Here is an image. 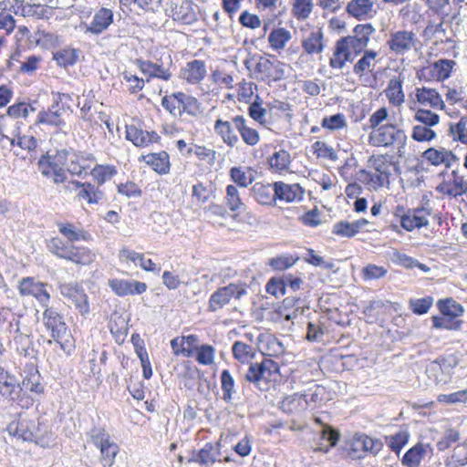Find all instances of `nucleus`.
<instances>
[{"label":"nucleus","instance_id":"11","mask_svg":"<svg viewBox=\"0 0 467 467\" xmlns=\"http://www.w3.org/2000/svg\"><path fill=\"white\" fill-rule=\"evenodd\" d=\"M171 17L182 25H193L199 19V6L192 0H182L171 7Z\"/></svg>","mask_w":467,"mask_h":467},{"label":"nucleus","instance_id":"41","mask_svg":"<svg viewBox=\"0 0 467 467\" xmlns=\"http://www.w3.org/2000/svg\"><path fill=\"white\" fill-rule=\"evenodd\" d=\"M378 52L374 50H365L363 56L354 65L353 72L357 76H363L365 72H368L376 65V57Z\"/></svg>","mask_w":467,"mask_h":467},{"label":"nucleus","instance_id":"52","mask_svg":"<svg viewBox=\"0 0 467 467\" xmlns=\"http://www.w3.org/2000/svg\"><path fill=\"white\" fill-rule=\"evenodd\" d=\"M16 335L14 336L13 344L16 347L17 352L24 356L29 355V348L31 346V339L27 334L22 333L18 327V321L16 323Z\"/></svg>","mask_w":467,"mask_h":467},{"label":"nucleus","instance_id":"9","mask_svg":"<svg viewBox=\"0 0 467 467\" xmlns=\"http://www.w3.org/2000/svg\"><path fill=\"white\" fill-rule=\"evenodd\" d=\"M418 39L413 31L398 30L390 33L387 41L389 50L397 56H402L414 48Z\"/></svg>","mask_w":467,"mask_h":467},{"label":"nucleus","instance_id":"4","mask_svg":"<svg viewBox=\"0 0 467 467\" xmlns=\"http://www.w3.org/2000/svg\"><path fill=\"white\" fill-rule=\"evenodd\" d=\"M59 290L68 304L74 306L81 316L86 317L89 314L88 298L81 285L78 283H65L60 285Z\"/></svg>","mask_w":467,"mask_h":467},{"label":"nucleus","instance_id":"19","mask_svg":"<svg viewBox=\"0 0 467 467\" xmlns=\"http://www.w3.org/2000/svg\"><path fill=\"white\" fill-rule=\"evenodd\" d=\"M275 195L286 202H299L303 199L304 190L298 183L287 184L283 182L275 183Z\"/></svg>","mask_w":467,"mask_h":467},{"label":"nucleus","instance_id":"5","mask_svg":"<svg viewBox=\"0 0 467 467\" xmlns=\"http://www.w3.org/2000/svg\"><path fill=\"white\" fill-rule=\"evenodd\" d=\"M7 430L11 435L17 439L25 441H34L41 446L47 445L44 441V438L39 434V429L34 420L20 418L17 421L10 423Z\"/></svg>","mask_w":467,"mask_h":467},{"label":"nucleus","instance_id":"22","mask_svg":"<svg viewBox=\"0 0 467 467\" xmlns=\"http://www.w3.org/2000/svg\"><path fill=\"white\" fill-rule=\"evenodd\" d=\"M19 389L20 400H22V401H18L19 405L21 407H28L29 405H32L33 400L26 399V400L24 401L22 394H25L27 391L40 394L44 391V387L40 383V375L38 374V372L36 371L35 373H31L29 376H26L23 379L22 384H19Z\"/></svg>","mask_w":467,"mask_h":467},{"label":"nucleus","instance_id":"24","mask_svg":"<svg viewBox=\"0 0 467 467\" xmlns=\"http://www.w3.org/2000/svg\"><path fill=\"white\" fill-rule=\"evenodd\" d=\"M423 157L432 165L444 164L446 168H450L459 160L451 150L443 148L441 150L430 148L423 152Z\"/></svg>","mask_w":467,"mask_h":467},{"label":"nucleus","instance_id":"18","mask_svg":"<svg viewBox=\"0 0 467 467\" xmlns=\"http://www.w3.org/2000/svg\"><path fill=\"white\" fill-rule=\"evenodd\" d=\"M0 394L13 401L20 400L19 383L16 379L0 367Z\"/></svg>","mask_w":467,"mask_h":467},{"label":"nucleus","instance_id":"16","mask_svg":"<svg viewBox=\"0 0 467 467\" xmlns=\"http://www.w3.org/2000/svg\"><path fill=\"white\" fill-rule=\"evenodd\" d=\"M430 215V209L424 207L408 210L406 216H402L401 227L408 232H411L416 228L426 227L429 225L428 217Z\"/></svg>","mask_w":467,"mask_h":467},{"label":"nucleus","instance_id":"60","mask_svg":"<svg viewBox=\"0 0 467 467\" xmlns=\"http://www.w3.org/2000/svg\"><path fill=\"white\" fill-rule=\"evenodd\" d=\"M313 0H295L293 13L298 19H306L313 11Z\"/></svg>","mask_w":467,"mask_h":467},{"label":"nucleus","instance_id":"17","mask_svg":"<svg viewBox=\"0 0 467 467\" xmlns=\"http://www.w3.org/2000/svg\"><path fill=\"white\" fill-rule=\"evenodd\" d=\"M109 287L119 296L140 295L147 289V285L137 280L112 279Z\"/></svg>","mask_w":467,"mask_h":467},{"label":"nucleus","instance_id":"44","mask_svg":"<svg viewBox=\"0 0 467 467\" xmlns=\"http://www.w3.org/2000/svg\"><path fill=\"white\" fill-rule=\"evenodd\" d=\"M59 233L64 235L68 242H77L79 240L87 241L89 239V234L78 227H75L72 223H57Z\"/></svg>","mask_w":467,"mask_h":467},{"label":"nucleus","instance_id":"50","mask_svg":"<svg viewBox=\"0 0 467 467\" xmlns=\"http://www.w3.org/2000/svg\"><path fill=\"white\" fill-rule=\"evenodd\" d=\"M341 45L344 46V48L349 52L351 57H357L362 52H364L368 45L360 41L359 39L355 38L352 36H344L338 39Z\"/></svg>","mask_w":467,"mask_h":467},{"label":"nucleus","instance_id":"42","mask_svg":"<svg viewBox=\"0 0 467 467\" xmlns=\"http://www.w3.org/2000/svg\"><path fill=\"white\" fill-rule=\"evenodd\" d=\"M354 59L349 52L344 48V46L337 40L335 45V49L331 58L329 59V66L332 68L342 69L347 62H352Z\"/></svg>","mask_w":467,"mask_h":467},{"label":"nucleus","instance_id":"49","mask_svg":"<svg viewBox=\"0 0 467 467\" xmlns=\"http://www.w3.org/2000/svg\"><path fill=\"white\" fill-rule=\"evenodd\" d=\"M438 306L441 314L449 317L454 318L463 313V307L452 298L439 300Z\"/></svg>","mask_w":467,"mask_h":467},{"label":"nucleus","instance_id":"51","mask_svg":"<svg viewBox=\"0 0 467 467\" xmlns=\"http://www.w3.org/2000/svg\"><path fill=\"white\" fill-rule=\"evenodd\" d=\"M116 173V168L112 165L98 164L91 171V175L99 185L110 180Z\"/></svg>","mask_w":467,"mask_h":467},{"label":"nucleus","instance_id":"54","mask_svg":"<svg viewBox=\"0 0 467 467\" xmlns=\"http://www.w3.org/2000/svg\"><path fill=\"white\" fill-rule=\"evenodd\" d=\"M71 244L65 243L59 237H53L47 243V249L59 258L67 259Z\"/></svg>","mask_w":467,"mask_h":467},{"label":"nucleus","instance_id":"46","mask_svg":"<svg viewBox=\"0 0 467 467\" xmlns=\"http://www.w3.org/2000/svg\"><path fill=\"white\" fill-rule=\"evenodd\" d=\"M78 51L75 48L65 47L53 53V59L60 67L73 66L78 60Z\"/></svg>","mask_w":467,"mask_h":467},{"label":"nucleus","instance_id":"57","mask_svg":"<svg viewBox=\"0 0 467 467\" xmlns=\"http://www.w3.org/2000/svg\"><path fill=\"white\" fill-rule=\"evenodd\" d=\"M437 401L441 404L453 405L467 402V389L449 394H440Z\"/></svg>","mask_w":467,"mask_h":467},{"label":"nucleus","instance_id":"23","mask_svg":"<svg viewBox=\"0 0 467 467\" xmlns=\"http://www.w3.org/2000/svg\"><path fill=\"white\" fill-rule=\"evenodd\" d=\"M135 64L138 66L140 70L148 75L149 78H157L163 80H169L171 77L169 67H165L163 63L158 64L153 63L150 60L136 59Z\"/></svg>","mask_w":467,"mask_h":467},{"label":"nucleus","instance_id":"25","mask_svg":"<svg viewBox=\"0 0 467 467\" xmlns=\"http://www.w3.org/2000/svg\"><path fill=\"white\" fill-rule=\"evenodd\" d=\"M207 70L204 61L194 59L186 64L182 69V77L191 84L201 82L206 76Z\"/></svg>","mask_w":467,"mask_h":467},{"label":"nucleus","instance_id":"12","mask_svg":"<svg viewBox=\"0 0 467 467\" xmlns=\"http://www.w3.org/2000/svg\"><path fill=\"white\" fill-rule=\"evenodd\" d=\"M451 176L450 180L441 182L436 187V191L453 198L465 194L467 192V181L464 177L459 174L458 170H453Z\"/></svg>","mask_w":467,"mask_h":467},{"label":"nucleus","instance_id":"40","mask_svg":"<svg viewBox=\"0 0 467 467\" xmlns=\"http://www.w3.org/2000/svg\"><path fill=\"white\" fill-rule=\"evenodd\" d=\"M425 454L426 446L422 443H418L404 454L401 463L406 467H419Z\"/></svg>","mask_w":467,"mask_h":467},{"label":"nucleus","instance_id":"59","mask_svg":"<svg viewBox=\"0 0 467 467\" xmlns=\"http://www.w3.org/2000/svg\"><path fill=\"white\" fill-rule=\"evenodd\" d=\"M324 129L334 131L347 127V119L344 114L337 113L329 117H325L321 121Z\"/></svg>","mask_w":467,"mask_h":467},{"label":"nucleus","instance_id":"30","mask_svg":"<svg viewBox=\"0 0 467 467\" xmlns=\"http://www.w3.org/2000/svg\"><path fill=\"white\" fill-rule=\"evenodd\" d=\"M416 98L418 102H420L421 105L441 109L444 108V102L441 99V97L433 88H417Z\"/></svg>","mask_w":467,"mask_h":467},{"label":"nucleus","instance_id":"58","mask_svg":"<svg viewBox=\"0 0 467 467\" xmlns=\"http://www.w3.org/2000/svg\"><path fill=\"white\" fill-rule=\"evenodd\" d=\"M290 163V154L284 150L275 152L269 159V165L275 171H285Z\"/></svg>","mask_w":467,"mask_h":467},{"label":"nucleus","instance_id":"64","mask_svg":"<svg viewBox=\"0 0 467 467\" xmlns=\"http://www.w3.org/2000/svg\"><path fill=\"white\" fill-rule=\"evenodd\" d=\"M414 119L420 123V125L430 128L437 125L440 121L438 114L427 109H418L415 113Z\"/></svg>","mask_w":467,"mask_h":467},{"label":"nucleus","instance_id":"8","mask_svg":"<svg viewBox=\"0 0 467 467\" xmlns=\"http://www.w3.org/2000/svg\"><path fill=\"white\" fill-rule=\"evenodd\" d=\"M43 321L47 329L50 331L51 337L64 348L61 340L67 335V326L63 316L47 306L43 313Z\"/></svg>","mask_w":467,"mask_h":467},{"label":"nucleus","instance_id":"6","mask_svg":"<svg viewBox=\"0 0 467 467\" xmlns=\"http://www.w3.org/2000/svg\"><path fill=\"white\" fill-rule=\"evenodd\" d=\"M406 134L403 130L397 129L394 125H382L374 130L369 140L374 146H389L394 143L403 144L406 140Z\"/></svg>","mask_w":467,"mask_h":467},{"label":"nucleus","instance_id":"26","mask_svg":"<svg viewBox=\"0 0 467 467\" xmlns=\"http://www.w3.org/2000/svg\"><path fill=\"white\" fill-rule=\"evenodd\" d=\"M251 194L262 205H273L275 202V186L270 183L255 182L251 188Z\"/></svg>","mask_w":467,"mask_h":467},{"label":"nucleus","instance_id":"3","mask_svg":"<svg viewBox=\"0 0 467 467\" xmlns=\"http://www.w3.org/2000/svg\"><path fill=\"white\" fill-rule=\"evenodd\" d=\"M278 373V364L270 358H264L261 362L250 364L244 379L263 390L268 389L273 377Z\"/></svg>","mask_w":467,"mask_h":467},{"label":"nucleus","instance_id":"47","mask_svg":"<svg viewBox=\"0 0 467 467\" xmlns=\"http://www.w3.org/2000/svg\"><path fill=\"white\" fill-rule=\"evenodd\" d=\"M234 379L230 371L224 369L221 373V388L223 391V400L226 403H232L233 396L235 393Z\"/></svg>","mask_w":467,"mask_h":467},{"label":"nucleus","instance_id":"13","mask_svg":"<svg viewBox=\"0 0 467 467\" xmlns=\"http://www.w3.org/2000/svg\"><path fill=\"white\" fill-rule=\"evenodd\" d=\"M37 166L41 174L52 179L54 183L58 184L67 182L66 172L56 161V157L43 156L38 161Z\"/></svg>","mask_w":467,"mask_h":467},{"label":"nucleus","instance_id":"45","mask_svg":"<svg viewBox=\"0 0 467 467\" xmlns=\"http://www.w3.org/2000/svg\"><path fill=\"white\" fill-rule=\"evenodd\" d=\"M234 358L241 363H249L254 357L252 346L242 341H235L232 347Z\"/></svg>","mask_w":467,"mask_h":467},{"label":"nucleus","instance_id":"35","mask_svg":"<svg viewBox=\"0 0 467 467\" xmlns=\"http://www.w3.org/2000/svg\"><path fill=\"white\" fill-rule=\"evenodd\" d=\"M68 257L66 260L77 265H88L96 259V254L89 248L71 245Z\"/></svg>","mask_w":467,"mask_h":467},{"label":"nucleus","instance_id":"27","mask_svg":"<svg viewBox=\"0 0 467 467\" xmlns=\"http://www.w3.org/2000/svg\"><path fill=\"white\" fill-rule=\"evenodd\" d=\"M234 129L240 133L242 140L249 146L256 145L260 140L259 133L256 130L250 128L246 124V119L243 116L233 118Z\"/></svg>","mask_w":467,"mask_h":467},{"label":"nucleus","instance_id":"48","mask_svg":"<svg viewBox=\"0 0 467 467\" xmlns=\"http://www.w3.org/2000/svg\"><path fill=\"white\" fill-rule=\"evenodd\" d=\"M79 199H85L88 203H99L103 198V192L89 182H84L78 193Z\"/></svg>","mask_w":467,"mask_h":467},{"label":"nucleus","instance_id":"2","mask_svg":"<svg viewBox=\"0 0 467 467\" xmlns=\"http://www.w3.org/2000/svg\"><path fill=\"white\" fill-rule=\"evenodd\" d=\"M88 441L100 451V462L103 467H111L119 453V446L111 441L109 434L102 427L95 426L88 432Z\"/></svg>","mask_w":467,"mask_h":467},{"label":"nucleus","instance_id":"36","mask_svg":"<svg viewBox=\"0 0 467 467\" xmlns=\"http://www.w3.org/2000/svg\"><path fill=\"white\" fill-rule=\"evenodd\" d=\"M113 21V13L110 9L101 8L94 16L89 30L99 34L104 31Z\"/></svg>","mask_w":467,"mask_h":467},{"label":"nucleus","instance_id":"62","mask_svg":"<svg viewBox=\"0 0 467 467\" xmlns=\"http://www.w3.org/2000/svg\"><path fill=\"white\" fill-rule=\"evenodd\" d=\"M161 106L172 116H181L180 92L162 98Z\"/></svg>","mask_w":467,"mask_h":467},{"label":"nucleus","instance_id":"38","mask_svg":"<svg viewBox=\"0 0 467 467\" xmlns=\"http://www.w3.org/2000/svg\"><path fill=\"white\" fill-rule=\"evenodd\" d=\"M291 32L284 27H279L272 30L268 35V43L275 51L282 50L285 47L286 44L291 40Z\"/></svg>","mask_w":467,"mask_h":467},{"label":"nucleus","instance_id":"29","mask_svg":"<svg viewBox=\"0 0 467 467\" xmlns=\"http://www.w3.org/2000/svg\"><path fill=\"white\" fill-rule=\"evenodd\" d=\"M61 108L58 101L52 104L47 110H42L37 115V122L50 126L59 127L65 124L62 119Z\"/></svg>","mask_w":467,"mask_h":467},{"label":"nucleus","instance_id":"56","mask_svg":"<svg viewBox=\"0 0 467 467\" xmlns=\"http://www.w3.org/2000/svg\"><path fill=\"white\" fill-rule=\"evenodd\" d=\"M192 153H194L199 160L207 161L209 164H213L216 161V151L204 146L194 145L189 147L187 154Z\"/></svg>","mask_w":467,"mask_h":467},{"label":"nucleus","instance_id":"61","mask_svg":"<svg viewBox=\"0 0 467 467\" xmlns=\"http://www.w3.org/2000/svg\"><path fill=\"white\" fill-rule=\"evenodd\" d=\"M409 433L406 431H400L394 435L387 437L389 448L399 454L403 446L409 441Z\"/></svg>","mask_w":467,"mask_h":467},{"label":"nucleus","instance_id":"7","mask_svg":"<svg viewBox=\"0 0 467 467\" xmlns=\"http://www.w3.org/2000/svg\"><path fill=\"white\" fill-rule=\"evenodd\" d=\"M18 290L22 296H32L43 307H47L50 301L47 284L36 281L33 277H24L18 283Z\"/></svg>","mask_w":467,"mask_h":467},{"label":"nucleus","instance_id":"20","mask_svg":"<svg viewBox=\"0 0 467 467\" xmlns=\"http://www.w3.org/2000/svg\"><path fill=\"white\" fill-rule=\"evenodd\" d=\"M126 138L137 147H145L156 142L160 136L155 131L149 132L130 125L126 127Z\"/></svg>","mask_w":467,"mask_h":467},{"label":"nucleus","instance_id":"43","mask_svg":"<svg viewBox=\"0 0 467 467\" xmlns=\"http://www.w3.org/2000/svg\"><path fill=\"white\" fill-rule=\"evenodd\" d=\"M224 202L231 212L245 210V205L241 199L240 192L234 185L230 184L226 187Z\"/></svg>","mask_w":467,"mask_h":467},{"label":"nucleus","instance_id":"1","mask_svg":"<svg viewBox=\"0 0 467 467\" xmlns=\"http://www.w3.org/2000/svg\"><path fill=\"white\" fill-rule=\"evenodd\" d=\"M368 166L373 171H359V180L370 185L374 189L389 187L391 175L392 162L387 155L371 156L368 159Z\"/></svg>","mask_w":467,"mask_h":467},{"label":"nucleus","instance_id":"21","mask_svg":"<svg viewBox=\"0 0 467 467\" xmlns=\"http://www.w3.org/2000/svg\"><path fill=\"white\" fill-rule=\"evenodd\" d=\"M119 256L122 262H132L135 265L139 263L140 266L147 272L159 274L161 271V268L158 267L151 259H147L144 257L143 254L137 253L133 250L123 248L119 251Z\"/></svg>","mask_w":467,"mask_h":467},{"label":"nucleus","instance_id":"32","mask_svg":"<svg viewBox=\"0 0 467 467\" xmlns=\"http://www.w3.org/2000/svg\"><path fill=\"white\" fill-rule=\"evenodd\" d=\"M233 120L223 121L217 119L214 124L215 132L222 138L223 141L229 147L233 148L239 142L238 136L234 133Z\"/></svg>","mask_w":467,"mask_h":467},{"label":"nucleus","instance_id":"55","mask_svg":"<svg viewBox=\"0 0 467 467\" xmlns=\"http://www.w3.org/2000/svg\"><path fill=\"white\" fill-rule=\"evenodd\" d=\"M297 260L298 257H295L291 254H282L269 259L268 265L274 270L284 271L293 266Z\"/></svg>","mask_w":467,"mask_h":467},{"label":"nucleus","instance_id":"33","mask_svg":"<svg viewBox=\"0 0 467 467\" xmlns=\"http://www.w3.org/2000/svg\"><path fill=\"white\" fill-rule=\"evenodd\" d=\"M308 396L309 394L307 393H295L291 396H287L282 401V408L285 411L289 413L304 411L308 406Z\"/></svg>","mask_w":467,"mask_h":467},{"label":"nucleus","instance_id":"31","mask_svg":"<svg viewBox=\"0 0 467 467\" xmlns=\"http://www.w3.org/2000/svg\"><path fill=\"white\" fill-rule=\"evenodd\" d=\"M143 159L159 174H167L170 171V157L166 151L150 153Z\"/></svg>","mask_w":467,"mask_h":467},{"label":"nucleus","instance_id":"53","mask_svg":"<svg viewBox=\"0 0 467 467\" xmlns=\"http://www.w3.org/2000/svg\"><path fill=\"white\" fill-rule=\"evenodd\" d=\"M450 133L454 140L467 144V115L462 116L457 123L450 125Z\"/></svg>","mask_w":467,"mask_h":467},{"label":"nucleus","instance_id":"34","mask_svg":"<svg viewBox=\"0 0 467 467\" xmlns=\"http://www.w3.org/2000/svg\"><path fill=\"white\" fill-rule=\"evenodd\" d=\"M403 80L400 77H394L389 79L385 90L389 102L394 106H400L405 99L402 90Z\"/></svg>","mask_w":467,"mask_h":467},{"label":"nucleus","instance_id":"63","mask_svg":"<svg viewBox=\"0 0 467 467\" xmlns=\"http://www.w3.org/2000/svg\"><path fill=\"white\" fill-rule=\"evenodd\" d=\"M433 304L431 296H425L422 298L410 299L409 302L410 308L416 315L426 314Z\"/></svg>","mask_w":467,"mask_h":467},{"label":"nucleus","instance_id":"37","mask_svg":"<svg viewBox=\"0 0 467 467\" xmlns=\"http://www.w3.org/2000/svg\"><path fill=\"white\" fill-rule=\"evenodd\" d=\"M231 180L238 186L246 188L254 181V171L247 167H233L230 171Z\"/></svg>","mask_w":467,"mask_h":467},{"label":"nucleus","instance_id":"39","mask_svg":"<svg viewBox=\"0 0 467 467\" xmlns=\"http://www.w3.org/2000/svg\"><path fill=\"white\" fill-rule=\"evenodd\" d=\"M219 455L218 445L214 446L212 443H206L191 461L200 464L209 465L218 461Z\"/></svg>","mask_w":467,"mask_h":467},{"label":"nucleus","instance_id":"15","mask_svg":"<svg viewBox=\"0 0 467 467\" xmlns=\"http://www.w3.org/2000/svg\"><path fill=\"white\" fill-rule=\"evenodd\" d=\"M303 50L307 55L321 54L325 47L324 33L321 28H314L304 35L301 40Z\"/></svg>","mask_w":467,"mask_h":467},{"label":"nucleus","instance_id":"14","mask_svg":"<svg viewBox=\"0 0 467 467\" xmlns=\"http://www.w3.org/2000/svg\"><path fill=\"white\" fill-rule=\"evenodd\" d=\"M383 447V443L379 440L372 439L365 434H358L354 437L351 451L358 458L362 457V453L369 452L374 455L378 454Z\"/></svg>","mask_w":467,"mask_h":467},{"label":"nucleus","instance_id":"28","mask_svg":"<svg viewBox=\"0 0 467 467\" xmlns=\"http://www.w3.org/2000/svg\"><path fill=\"white\" fill-rule=\"evenodd\" d=\"M16 13H19L24 17H34L37 19L48 17V8L39 4L25 3L23 0L16 1Z\"/></svg>","mask_w":467,"mask_h":467},{"label":"nucleus","instance_id":"10","mask_svg":"<svg viewBox=\"0 0 467 467\" xmlns=\"http://www.w3.org/2000/svg\"><path fill=\"white\" fill-rule=\"evenodd\" d=\"M378 10L376 0H350L346 6L347 14L359 21L373 19Z\"/></svg>","mask_w":467,"mask_h":467}]
</instances>
